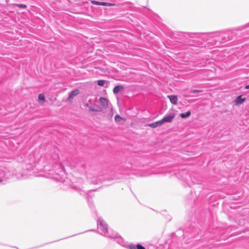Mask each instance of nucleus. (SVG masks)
<instances>
[{
    "instance_id": "f257e3e1",
    "label": "nucleus",
    "mask_w": 249,
    "mask_h": 249,
    "mask_svg": "<svg viewBox=\"0 0 249 249\" xmlns=\"http://www.w3.org/2000/svg\"><path fill=\"white\" fill-rule=\"evenodd\" d=\"M98 232L103 236L110 239H113L119 244H122L123 239L118 234L112 230H108L107 225L102 218H99L97 221Z\"/></svg>"
},
{
    "instance_id": "f03ea898",
    "label": "nucleus",
    "mask_w": 249,
    "mask_h": 249,
    "mask_svg": "<svg viewBox=\"0 0 249 249\" xmlns=\"http://www.w3.org/2000/svg\"><path fill=\"white\" fill-rule=\"evenodd\" d=\"M176 114L175 113L171 112L166 114L164 117L161 120L162 124L165 123H171L175 118Z\"/></svg>"
},
{
    "instance_id": "7ed1b4c3",
    "label": "nucleus",
    "mask_w": 249,
    "mask_h": 249,
    "mask_svg": "<svg viewBox=\"0 0 249 249\" xmlns=\"http://www.w3.org/2000/svg\"><path fill=\"white\" fill-rule=\"evenodd\" d=\"M91 3L93 4L97 5H102V6H114L115 4L112 3H109L106 2H100L96 0H91Z\"/></svg>"
},
{
    "instance_id": "20e7f679",
    "label": "nucleus",
    "mask_w": 249,
    "mask_h": 249,
    "mask_svg": "<svg viewBox=\"0 0 249 249\" xmlns=\"http://www.w3.org/2000/svg\"><path fill=\"white\" fill-rule=\"evenodd\" d=\"M125 247L127 249H146L140 244H137V245L130 244L125 246Z\"/></svg>"
},
{
    "instance_id": "39448f33",
    "label": "nucleus",
    "mask_w": 249,
    "mask_h": 249,
    "mask_svg": "<svg viewBox=\"0 0 249 249\" xmlns=\"http://www.w3.org/2000/svg\"><path fill=\"white\" fill-rule=\"evenodd\" d=\"M99 102L103 107L106 108L108 107V101L104 97H100L99 98Z\"/></svg>"
},
{
    "instance_id": "423d86ee",
    "label": "nucleus",
    "mask_w": 249,
    "mask_h": 249,
    "mask_svg": "<svg viewBox=\"0 0 249 249\" xmlns=\"http://www.w3.org/2000/svg\"><path fill=\"white\" fill-rule=\"evenodd\" d=\"M31 171L29 169H26L23 171L22 173V177L23 178L25 179L28 178L31 175Z\"/></svg>"
},
{
    "instance_id": "0eeeda50",
    "label": "nucleus",
    "mask_w": 249,
    "mask_h": 249,
    "mask_svg": "<svg viewBox=\"0 0 249 249\" xmlns=\"http://www.w3.org/2000/svg\"><path fill=\"white\" fill-rule=\"evenodd\" d=\"M245 100H246V98H242V95H240V96H237L235 98L234 102L236 104L240 105V104H242L243 102H244Z\"/></svg>"
},
{
    "instance_id": "6e6552de",
    "label": "nucleus",
    "mask_w": 249,
    "mask_h": 249,
    "mask_svg": "<svg viewBox=\"0 0 249 249\" xmlns=\"http://www.w3.org/2000/svg\"><path fill=\"white\" fill-rule=\"evenodd\" d=\"M168 97L170 102L174 105H177L178 102V98L176 95H168Z\"/></svg>"
},
{
    "instance_id": "1a4fd4ad",
    "label": "nucleus",
    "mask_w": 249,
    "mask_h": 249,
    "mask_svg": "<svg viewBox=\"0 0 249 249\" xmlns=\"http://www.w3.org/2000/svg\"><path fill=\"white\" fill-rule=\"evenodd\" d=\"M79 93V90L77 89H74L72 91L69 95V99H72L74 97L78 95Z\"/></svg>"
},
{
    "instance_id": "9d476101",
    "label": "nucleus",
    "mask_w": 249,
    "mask_h": 249,
    "mask_svg": "<svg viewBox=\"0 0 249 249\" xmlns=\"http://www.w3.org/2000/svg\"><path fill=\"white\" fill-rule=\"evenodd\" d=\"M124 88L123 86L121 85H118L114 87L113 89V93L114 94L118 93L119 91H120L121 90L124 89Z\"/></svg>"
},
{
    "instance_id": "9b49d317",
    "label": "nucleus",
    "mask_w": 249,
    "mask_h": 249,
    "mask_svg": "<svg viewBox=\"0 0 249 249\" xmlns=\"http://www.w3.org/2000/svg\"><path fill=\"white\" fill-rule=\"evenodd\" d=\"M162 124H163L161 122V120H160L153 123L150 124L149 125L152 127L155 128L159 125H161Z\"/></svg>"
},
{
    "instance_id": "f8f14e48",
    "label": "nucleus",
    "mask_w": 249,
    "mask_h": 249,
    "mask_svg": "<svg viewBox=\"0 0 249 249\" xmlns=\"http://www.w3.org/2000/svg\"><path fill=\"white\" fill-rule=\"evenodd\" d=\"M89 109L90 111H96V112H99V111H102V109L99 107L97 106L90 107H89Z\"/></svg>"
},
{
    "instance_id": "ddd939ff",
    "label": "nucleus",
    "mask_w": 249,
    "mask_h": 249,
    "mask_svg": "<svg viewBox=\"0 0 249 249\" xmlns=\"http://www.w3.org/2000/svg\"><path fill=\"white\" fill-rule=\"evenodd\" d=\"M190 115H191V112L190 111H188L185 113H181L180 114V116L182 118H186L189 117L190 116Z\"/></svg>"
},
{
    "instance_id": "4468645a",
    "label": "nucleus",
    "mask_w": 249,
    "mask_h": 249,
    "mask_svg": "<svg viewBox=\"0 0 249 249\" xmlns=\"http://www.w3.org/2000/svg\"><path fill=\"white\" fill-rule=\"evenodd\" d=\"M38 98L40 102H44L45 100V96L43 94H39Z\"/></svg>"
},
{
    "instance_id": "2eb2a0df",
    "label": "nucleus",
    "mask_w": 249,
    "mask_h": 249,
    "mask_svg": "<svg viewBox=\"0 0 249 249\" xmlns=\"http://www.w3.org/2000/svg\"><path fill=\"white\" fill-rule=\"evenodd\" d=\"M54 178L56 180H58V181H60V182H63V181H64V178H62V177H60L59 176V175H58V174L57 175V176H56V177H54Z\"/></svg>"
},
{
    "instance_id": "dca6fc26",
    "label": "nucleus",
    "mask_w": 249,
    "mask_h": 249,
    "mask_svg": "<svg viewBox=\"0 0 249 249\" xmlns=\"http://www.w3.org/2000/svg\"><path fill=\"white\" fill-rule=\"evenodd\" d=\"M105 81L103 80H99L97 81V84L100 86H104Z\"/></svg>"
},
{
    "instance_id": "f3484780",
    "label": "nucleus",
    "mask_w": 249,
    "mask_h": 249,
    "mask_svg": "<svg viewBox=\"0 0 249 249\" xmlns=\"http://www.w3.org/2000/svg\"><path fill=\"white\" fill-rule=\"evenodd\" d=\"M249 26V23H248V24H246L244 26L238 27V28L236 29V30H237L241 31V30H242L244 29H245V28H247V27H248Z\"/></svg>"
},
{
    "instance_id": "a211bd4d",
    "label": "nucleus",
    "mask_w": 249,
    "mask_h": 249,
    "mask_svg": "<svg viewBox=\"0 0 249 249\" xmlns=\"http://www.w3.org/2000/svg\"><path fill=\"white\" fill-rule=\"evenodd\" d=\"M122 118L118 115H117L115 117V120L116 122H119Z\"/></svg>"
},
{
    "instance_id": "6ab92c4d",
    "label": "nucleus",
    "mask_w": 249,
    "mask_h": 249,
    "mask_svg": "<svg viewBox=\"0 0 249 249\" xmlns=\"http://www.w3.org/2000/svg\"><path fill=\"white\" fill-rule=\"evenodd\" d=\"M18 6L19 8H25L27 6L25 4H18L17 5Z\"/></svg>"
},
{
    "instance_id": "aec40b11",
    "label": "nucleus",
    "mask_w": 249,
    "mask_h": 249,
    "mask_svg": "<svg viewBox=\"0 0 249 249\" xmlns=\"http://www.w3.org/2000/svg\"><path fill=\"white\" fill-rule=\"evenodd\" d=\"M60 168H61V173H62V176H63V174H65L64 171V167H62V166H61V165H60Z\"/></svg>"
},
{
    "instance_id": "412c9836",
    "label": "nucleus",
    "mask_w": 249,
    "mask_h": 249,
    "mask_svg": "<svg viewBox=\"0 0 249 249\" xmlns=\"http://www.w3.org/2000/svg\"><path fill=\"white\" fill-rule=\"evenodd\" d=\"M200 92H201V90L196 89V90H192L191 91V93H195Z\"/></svg>"
},
{
    "instance_id": "4be33fe9",
    "label": "nucleus",
    "mask_w": 249,
    "mask_h": 249,
    "mask_svg": "<svg viewBox=\"0 0 249 249\" xmlns=\"http://www.w3.org/2000/svg\"><path fill=\"white\" fill-rule=\"evenodd\" d=\"M245 89H249V84L247 85V86H246L245 87Z\"/></svg>"
},
{
    "instance_id": "5701e85b",
    "label": "nucleus",
    "mask_w": 249,
    "mask_h": 249,
    "mask_svg": "<svg viewBox=\"0 0 249 249\" xmlns=\"http://www.w3.org/2000/svg\"><path fill=\"white\" fill-rule=\"evenodd\" d=\"M76 190H78L77 187H74Z\"/></svg>"
},
{
    "instance_id": "b1692460",
    "label": "nucleus",
    "mask_w": 249,
    "mask_h": 249,
    "mask_svg": "<svg viewBox=\"0 0 249 249\" xmlns=\"http://www.w3.org/2000/svg\"><path fill=\"white\" fill-rule=\"evenodd\" d=\"M2 182V180L0 179V182Z\"/></svg>"
}]
</instances>
